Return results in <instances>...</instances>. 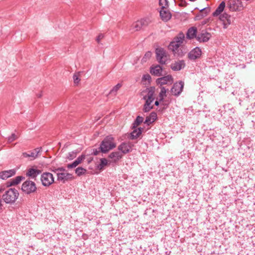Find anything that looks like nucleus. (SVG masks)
<instances>
[{"label":"nucleus","mask_w":255,"mask_h":255,"mask_svg":"<svg viewBox=\"0 0 255 255\" xmlns=\"http://www.w3.org/2000/svg\"><path fill=\"white\" fill-rule=\"evenodd\" d=\"M116 147L115 138L112 135L107 136L100 144V149L103 153H106Z\"/></svg>","instance_id":"obj_1"},{"label":"nucleus","mask_w":255,"mask_h":255,"mask_svg":"<svg viewBox=\"0 0 255 255\" xmlns=\"http://www.w3.org/2000/svg\"><path fill=\"white\" fill-rule=\"evenodd\" d=\"M19 196V193L15 188H9L2 195V199L6 204H12L15 203Z\"/></svg>","instance_id":"obj_2"},{"label":"nucleus","mask_w":255,"mask_h":255,"mask_svg":"<svg viewBox=\"0 0 255 255\" xmlns=\"http://www.w3.org/2000/svg\"><path fill=\"white\" fill-rule=\"evenodd\" d=\"M185 39V35L182 32H179L170 42L168 48L174 54L176 53L179 47L182 44Z\"/></svg>","instance_id":"obj_3"},{"label":"nucleus","mask_w":255,"mask_h":255,"mask_svg":"<svg viewBox=\"0 0 255 255\" xmlns=\"http://www.w3.org/2000/svg\"><path fill=\"white\" fill-rule=\"evenodd\" d=\"M145 92H147V94L146 96L147 99L144 97V100L146 99V102L144 104V112H147L153 108V105H151V104L154 100V94L155 92V87H150L147 88L146 89Z\"/></svg>","instance_id":"obj_4"},{"label":"nucleus","mask_w":255,"mask_h":255,"mask_svg":"<svg viewBox=\"0 0 255 255\" xmlns=\"http://www.w3.org/2000/svg\"><path fill=\"white\" fill-rule=\"evenodd\" d=\"M21 190L25 194L29 195L36 192L37 187L34 182L27 180L22 183Z\"/></svg>","instance_id":"obj_5"},{"label":"nucleus","mask_w":255,"mask_h":255,"mask_svg":"<svg viewBox=\"0 0 255 255\" xmlns=\"http://www.w3.org/2000/svg\"><path fill=\"white\" fill-rule=\"evenodd\" d=\"M155 52L158 62L161 64H165L169 58L166 51L162 48H157Z\"/></svg>","instance_id":"obj_6"},{"label":"nucleus","mask_w":255,"mask_h":255,"mask_svg":"<svg viewBox=\"0 0 255 255\" xmlns=\"http://www.w3.org/2000/svg\"><path fill=\"white\" fill-rule=\"evenodd\" d=\"M227 7L231 11H241L244 6L241 0H229L227 2Z\"/></svg>","instance_id":"obj_7"},{"label":"nucleus","mask_w":255,"mask_h":255,"mask_svg":"<svg viewBox=\"0 0 255 255\" xmlns=\"http://www.w3.org/2000/svg\"><path fill=\"white\" fill-rule=\"evenodd\" d=\"M40 180L42 185L45 187H49L54 182L53 174L47 172H44L41 174Z\"/></svg>","instance_id":"obj_8"},{"label":"nucleus","mask_w":255,"mask_h":255,"mask_svg":"<svg viewBox=\"0 0 255 255\" xmlns=\"http://www.w3.org/2000/svg\"><path fill=\"white\" fill-rule=\"evenodd\" d=\"M184 85V82L181 81L175 83L170 90L172 95L178 96L183 91Z\"/></svg>","instance_id":"obj_9"},{"label":"nucleus","mask_w":255,"mask_h":255,"mask_svg":"<svg viewBox=\"0 0 255 255\" xmlns=\"http://www.w3.org/2000/svg\"><path fill=\"white\" fill-rule=\"evenodd\" d=\"M173 82V79L171 75H168L161 78H159L156 80V83L160 86L164 85H171Z\"/></svg>","instance_id":"obj_10"},{"label":"nucleus","mask_w":255,"mask_h":255,"mask_svg":"<svg viewBox=\"0 0 255 255\" xmlns=\"http://www.w3.org/2000/svg\"><path fill=\"white\" fill-rule=\"evenodd\" d=\"M133 145L130 142H123L119 146L118 149L123 154L130 152Z\"/></svg>","instance_id":"obj_11"},{"label":"nucleus","mask_w":255,"mask_h":255,"mask_svg":"<svg viewBox=\"0 0 255 255\" xmlns=\"http://www.w3.org/2000/svg\"><path fill=\"white\" fill-rule=\"evenodd\" d=\"M41 151V147L36 148L32 151H29V153L23 152L22 156L24 158H30L31 160H34L37 156L39 152Z\"/></svg>","instance_id":"obj_12"},{"label":"nucleus","mask_w":255,"mask_h":255,"mask_svg":"<svg viewBox=\"0 0 255 255\" xmlns=\"http://www.w3.org/2000/svg\"><path fill=\"white\" fill-rule=\"evenodd\" d=\"M201 49L199 47H196L188 53V57L189 59L194 60L199 58L201 56Z\"/></svg>","instance_id":"obj_13"},{"label":"nucleus","mask_w":255,"mask_h":255,"mask_svg":"<svg viewBox=\"0 0 255 255\" xmlns=\"http://www.w3.org/2000/svg\"><path fill=\"white\" fill-rule=\"evenodd\" d=\"M219 19L223 22V27L224 28H227V27L231 24V15L226 12L221 14Z\"/></svg>","instance_id":"obj_14"},{"label":"nucleus","mask_w":255,"mask_h":255,"mask_svg":"<svg viewBox=\"0 0 255 255\" xmlns=\"http://www.w3.org/2000/svg\"><path fill=\"white\" fill-rule=\"evenodd\" d=\"M16 173L15 169L4 170L0 172V179L5 180L8 178L14 176Z\"/></svg>","instance_id":"obj_15"},{"label":"nucleus","mask_w":255,"mask_h":255,"mask_svg":"<svg viewBox=\"0 0 255 255\" xmlns=\"http://www.w3.org/2000/svg\"><path fill=\"white\" fill-rule=\"evenodd\" d=\"M211 37V34L208 32H202L197 35L196 39L199 42H206Z\"/></svg>","instance_id":"obj_16"},{"label":"nucleus","mask_w":255,"mask_h":255,"mask_svg":"<svg viewBox=\"0 0 255 255\" xmlns=\"http://www.w3.org/2000/svg\"><path fill=\"white\" fill-rule=\"evenodd\" d=\"M41 173V170L33 168H30L27 170L26 175L31 178L35 179L36 177Z\"/></svg>","instance_id":"obj_17"},{"label":"nucleus","mask_w":255,"mask_h":255,"mask_svg":"<svg viewBox=\"0 0 255 255\" xmlns=\"http://www.w3.org/2000/svg\"><path fill=\"white\" fill-rule=\"evenodd\" d=\"M160 16L161 19L164 21H167L171 18V14L167 8L161 9Z\"/></svg>","instance_id":"obj_18"},{"label":"nucleus","mask_w":255,"mask_h":255,"mask_svg":"<svg viewBox=\"0 0 255 255\" xmlns=\"http://www.w3.org/2000/svg\"><path fill=\"white\" fill-rule=\"evenodd\" d=\"M185 66V63L184 60H178L171 64V68L173 71H179L183 68Z\"/></svg>","instance_id":"obj_19"},{"label":"nucleus","mask_w":255,"mask_h":255,"mask_svg":"<svg viewBox=\"0 0 255 255\" xmlns=\"http://www.w3.org/2000/svg\"><path fill=\"white\" fill-rule=\"evenodd\" d=\"M72 174L69 173L60 172L57 173V179L64 183L69 179H72Z\"/></svg>","instance_id":"obj_20"},{"label":"nucleus","mask_w":255,"mask_h":255,"mask_svg":"<svg viewBox=\"0 0 255 255\" xmlns=\"http://www.w3.org/2000/svg\"><path fill=\"white\" fill-rule=\"evenodd\" d=\"M162 67L159 65H157L150 67V73L153 75L160 76L162 74Z\"/></svg>","instance_id":"obj_21"},{"label":"nucleus","mask_w":255,"mask_h":255,"mask_svg":"<svg viewBox=\"0 0 255 255\" xmlns=\"http://www.w3.org/2000/svg\"><path fill=\"white\" fill-rule=\"evenodd\" d=\"M197 28L196 27L193 26L189 28L186 33V37L187 39H192L196 38L197 36Z\"/></svg>","instance_id":"obj_22"},{"label":"nucleus","mask_w":255,"mask_h":255,"mask_svg":"<svg viewBox=\"0 0 255 255\" xmlns=\"http://www.w3.org/2000/svg\"><path fill=\"white\" fill-rule=\"evenodd\" d=\"M157 119V114L155 112H151L148 116H147L144 121V125L149 126L153 123Z\"/></svg>","instance_id":"obj_23"},{"label":"nucleus","mask_w":255,"mask_h":255,"mask_svg":"<svg viewBox=\"0 0 255 255\" xmlns=\"http://www.w3.org/2000/svg\"><path fill=\"white\" fill-rule=\"evenodd\" d=\"M123 154L119 151L111 153L109 157L112 159L114 162L116 163L123 157Z\"/></svg>","instance_id":"obj_24"},{"label":"nucleus","mask_w":255,"mask_h":255,"mask_svg":"<svg viewBox=\"0 0 255 255\" xmlns=\"http://www.w3.org/2000/svg\"><path fill=\"white\" fill-rule=\"evenodd\" d=\"M225 6V2L224 1H222L219 5L217 7L215 11L213 13V16H217L220 15L221 13L224 11Z\"/></svg>","instance_id":"obj_25"},{"label":"nucleus","mask_w":255,"mask_h":255,"mask_svg":"<svg viewBox=\"0 0 255 255\" xmlns=\"http://www.w3.org/2000/svg\"><path fill=\"white\" fill-rule=\"evenodd\" d=\"M85 155L82 154L79 156L72 163L68 164L67 165V167L68 168H73L76 167L85 159Z\"/></svg>","instance_id":"obj_26"},{"label":"nucleus","mask_w":255,"mask_h":255,"mask_svg":"<svg viewBox=\"0 0 255 255\" xmlns=\"http://www.w3.org/2000/svg\"><path fill=\"white\" fill-rule=\"evenodd\" d=\"M143 22L142 21H137L134 22L131 26L130 28V30L131 32H134L136 31H138L142 27Z\"/></svg>","instance_id":"obj_27"},{"label":"nucleus","mask_w":255,"mask_h":255,"mask_svg":"<svg viewBox=\"0 0 255 255\" xmlns=\"http://www.w3.org/2000/svg\"><path fill=\"white\" fill-rule=\"evenodd\" d=\"M133 131L130 133L129 138L131 139L136 138L141 133V128H132Z\"/></svg>","instance_id":"obj_28"},{"label":"nucleus","mask_w":255,"mask_h":255,"mask_svg":"<svg viewBox=\"0 0 255 255\" xmlns=\"http://www.w3.org/2000/svg\"><path fill=\"white\" fill-rule=\"evenodd\" d=\"M25 179V177L23 176H18L15 178L10 180L9 182V186H15L18 185L22 180Z\"/></svg>","instance_id":"obj_29"},{"label":"nucleus","mask_w":255,"mask_h":255,"mask_svg":"<svg viewBox=\"0 0 255 255\" xmlns=\"http://www.w3.org/2000/svg\"><path fill=\"white\" fill-rule=\"evenodd\" d=\"M167 90L164 87H160V92L159 94V100L162 101L166 96Z\"/></svg>","instance_id":"obj_30"},{"label":"nucleus","mask_w":255,"mask_h":255,"mask_svg":"<svg viewBox=\"0 0 255 255\" xmlns=\"http://www.w3.org/2000/svg\"><path fill=\"white\" fill-rule=\"evenodd\" d=\"M143 120V118L140 116H137L132 124V128H137V126H139Z\"/></svg>","instance_id":"obj_31"},{"label":"nucleus","mask_w":255,"mask_h":255,"mask_svg":"<svg viewBox=\"0 0 255 255\" xmlns=\"http://www.w3.org/2000/svg\"><path fill=\"white\" fill-rule=\"evenodd\" d=\"M108 164L107 160L105 158L100 159V163L97 165V168L100 170H103L104 166Z\"/></svg>","instance_id":"obj_32"},{"label":"nucleus","mask_w":255,"mask_h":255,"mask_svg":"<svg viewBox=\"0 0 255 255\" xmlns=\"http://www.w3.org/2000/svg\"><path fill=\"white\" fill-rule=\"evenodd\" d=\"M122 84L120 83L117 84L110 91L109 94H113L114 95H116L117 94V91L120 89V88L122 87Z\"/></svg>","instance_id":"obj_33"},{"label":"nucleus","mask_w":255,"mask_h":255,"mask_svg":"<svg viewBox=\"0 0 255 255\" xmlns=\"http://www.w3.org/2000/svg\"><path fill=\"white\" fill-rule=\"evenodd\" d=\"M86 170L82 167H79L77 168L75 170V173L79 176L83 174H84L86 173Z\"/></svg>","instance_id":"obj_34"},{"label":"nucleus","mask_w":255,"mask_h":255,"mask_svg":"<svg viewBox=\"0 0 255 255\" xmlns=\"http://www.w3.org/2000/svg\"><path fill=\"white\" fill-rule=\"evenodd\" d=\"M159 4L161 6V9L167 8L166 7L168 5V2L167 0H159Z\"/></svg>","instance_id":"obj_35"},{"label":"nucleus","mask_w":255,"mask_h":255,"mask_svg":"<svg viewBox=\"0 0 255 255\" xmlns=\"http://www.w3.org/2000/svg\"><path fill=\"white\" fill-rule=\"evenodd\" d=\"M210 7H207L205 8H202L201 10H200V12L201 13L202 16L203 17L206 16L208 13L210 12Z\"/></svg>","instance_id":"obj_36"},{"label":"nucleus","mask_w":255,"mask_h":255,"mask_svg":"<svg viewBox=\"0 0 255 255\" xmlns=\"http://www.w3.org/2000/svg\"><path fill=\"white\" fill-rule=\"evenodd\" d=\"M17 138V136L15 135V133L11 134V136L8 137L7 140L9 142H11L16 139Z\"/></svg>","instance_id":"obj_37"},{"label":"nucleus","mask_w":255,"mask_h":255,"mask_svg":"<svg viewBox=\"0 0 255 255\" xmlns=\"http://www.w3.org/2000/svg\"><path fill=\"white\" fill-rule=\"evenodd\" d=\"M151 80V76L148 74H144V83H146L147 82L148 84H150ZM146 83H144V84Z\"/></svg>","instance_id":"obj_38"},{"label":"nucleus","mask_w":255,"mask_h":255,"mask_svg":"<svg viewBox=\"0 0 255 255\" xmlns=\"http://www.w3.org/2000/svg\"><path fill=\"white\" fill-rule=\"evenodd\" d=\"M77 152L75 151H72L69 153L68 158L70 160L73 159L76 156Z\"/></svg>","instance_id":"obj_39"},{"label":"nucleus","mask_w":255,"mask_h":255,"mask_svg":"<svg viewBox=\"0 0 255 255\" xmlns=\"http://www.w3.org/2000/svg\"><path fill=\"white\" fill-rule=\"evenodd\" d=\"M74 82L75 84H78L80 81V79L79 78L78 75L77 74H74L73 77Z\"/></svg>","instance_id":"obj_40"},{"label":"nucleus","mask_w":255,"mask_h":255,"mask_svg":"<svg viewBox=\"0 0 255 255\" xmlns=\"http://www.w3.org/2000/svg\"><path fill=\"white\" fill-rule=\"evenodd\" d=\"M92 151L91 152V154H93L94 155H97L100 153V152H101L100 148L99 150H98L96 148H93L92 149Z\"/></svg>","instance_id":"obj_41"},{"label":"nucleus","mask_w":255,"mask_h":255,"mask_svg":"<svg viewBox=\"0 0 255 255\" xmlns=\"http://www.w3.org/2000/svg\"><path fill=\"white\" fill-rule=\"evenodd\" d=\"M104 34L102 33H100L99 34L98 36L97 37L96 40L98 43H100V41L101 39H102L104 38Z\"/></svg>","instance_id":"obj_42"},{"label":"nucleus","mask_w":255,"mask_h":255,"mask_svg":"<svg viewBox=\"0 0 255 255\" xmlns=\"http://www.w3.org/2000/svg\"><path fill=\"white\" fill-rule=\"evenodd\" d=\"M187 5V3L184 0H182L181 2L179 4V6H186Z\"/></svg>","instance_id":"obj_43"},{"label":"nucleus","mask_w":255,"mask_h":255,"mask_svg":"<svg viewBox=\"0 0 255 255\" xmlns=\"http://www.w3.org/2000/svg\"><path fill=\"white\" fill-rule=\"evenodd\" d=\"M151 55V52H147L144 54V57H150Z\"/></svg>","instance_id":"obj_44"},{"label":"nucleus","mask_w":255,"mask_h":255,"mask_svg":"<svg viewBox=\"0 0 255 255\" xmlns=\"http://www.w3.org/2000/svg\"><path fill=\"white\" fill-rule=\"evenodd\" d=\"M51 171L54 172V173H56V174L57 175V173H59V170H58V168H55L53 169H51Z\"/></svg>","instance_id":"obj_45"},{"label":"nucleus","mask_w":255,"mask_h":255,"mask_svg":"<svg viewBox=\"0 0 255 255\" xmlns=\"http://www.w3.org/2000/svg\"><path fill=\"white\" fill-rule=\"evenodd\" d=\"M58 170H59V172L60 171H62L63 172H64V171H65V168H64L63 167H59L58 168Z\"/></svg>","instance_id":"obj_46"},{"label":"nucleus","mask_w":255,"mask_h":255,"mask_svg":"<svg viewBox=\"0 0 255 255\" xmlns=\"http://www.w3.org/2000/svg\"><path fill=\"white\" fill-rule=\"evenodd\" d=\"M2 206L1 200L0 199V212L2 211Z\"/></svg>","instance_id":"obj_47"},{"label":"nucleus","mask_w":255,"mask_h":255,"mask_svg":"<svg viewBox=\"0 0 255 255\" xmlns=\"http://www.w3.org/2000/svg\"><path fill=\"white\" fill-rule=\"evenodd\" d=\"M155 105L158 106L159 105V102L158 101H156L154 103Z\"/></svg>","instance_id":"obj_48"},{"label":"nucleus","mask_w":255,"mask_h":255,"mask_svg":"<svg viewBox=\"0 0 255 255\" xmlns=\"http://www.w3.org/2000/svg\"><path fill=\"white\" fill-rule=\"evenodd\" d=\"M143 81V75L141 77V81Z\"/></svg>","instance_id":"obj_49"},{"label":"nucleus","mask_w":255,"mask_h":255,"mask_svg":"<svg viewBox=\"0 0 255 255\" xmlns=\"http://www.w3.org/2000/svg\"><path fill=\"white\" fill-rule=\"evenodd\" d=\"M2 191V189L1 188H0V193H1Z\"/></svg>","instance_id":"obj_50"},{"label":"nucleus","mask_w":255,"mask_h":255,"mask_svg":"<svg viewBox=\"0 0 255 255\" xmlns=\"http://www.w3.org/2000/svg\"><path fill=\"white\" fill-rule=\"evenodd\" d=\"M190 0V1H196V0Z\"/></svg>","instance_id":"obj_51"}]
</instances>
